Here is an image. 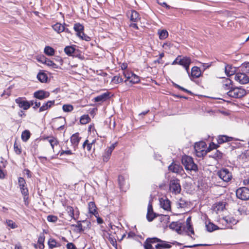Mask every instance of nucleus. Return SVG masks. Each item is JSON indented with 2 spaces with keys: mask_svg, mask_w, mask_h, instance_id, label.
<instances>
[{
  "mask_svg": "<svg viewBox=\"0 0 249 249\" xmlns=\"http://www.w3.org/2000/svg\"><path fill=\"white\" fill-rule=\"evenodd\" d=\"M191 63V60L190 57L185 56L182 58L180 55H178L172 63V65H175L178 64L182 66L189 75V66Z\"/></svg>",
  "mask_w": 249,
  "mask_h": 249,
  "instance_id": "nucleus-1",
  "label": "nucleus"
},
{
  "mask_svg": "<svg viewBox=\"0 0 249 249\" xmlns=\"http://www.w3.org/2000/svg\"><path fill=\"white\" fill-rule=\"evenodd\" d=\"M182 163L186 170L196 171L197 166L193 158L190 156L185 155L182 158Z\"/></svg>",
  "mask_w": 249,
  "mask_h": 249,
  "instance_id": "nucleus-2",
  "label": "nucleus"
},
{
  "mask_svg": "<svg viewBox=\"0 0 249 249\" xmlns=\"http://www.w3.org/2000/svg\"><path fill=\"white\" fill-rule=\"evenodd\" d=\"M217 176L224 182H229L232 178V175L228 169L223 168L217 171Z\"/></svg>",
  "mask_w": 249,
  "mask_h": 249,
  "instance_id": "nucleus-3",
  "label": "nucleus"
},
{
  "mask_svg": "<svg viewBox=\"0 0 249 249\" xmlns=\"http://www.w3.org/2000/svg\"><path fill=\"white\" fill-rule=\"evenodd\" d=\"M194 149L196 156L198 157H203L207 154L206 144L204 142H196L194 145Z\"/></svg>",
  "mask_w": 249,
  "mask_h": 249,
  "instance_id": "nucleus-4",
  "label": "nucleus"
},
{
  "mask_svg": "<svg viewBox=\"0 0 249 249\" xmlns=\"http://www.w3.org/2000/svg\"><path fill=\"white\" fill-rule=\"evenodd\" d=\"M227 94L230 97L235 98H239L245 95L246 94V91L244 89L242 88H234L229 90L227 92Z\"/></svg>",
  "mask_w": 249,
  "mask_h": 249,
  "instance_id": "nucleus-5",
  "label": "nucleus"
},
{
  "mask_svg": "<svg viewBox=\"0 0 249 249\" xmlns=\"http://www.w3.org/2000/svg\"><path fill=\"white\" fill-rule=\"evenodd\" d=\"M123 74L126 78V80L124 81L126 83L129 82L131 84H134L138 83L140 81L139 77L133 73L128 71H124Z\"/></svg>",
  "mask_w": 249,
  "mask_h": 249,
  "instance_id": "nucleus-6",
  "label": "nucleus"
},
{
  "mask_svg": "<svg viewBox=\"0 0 249 249\" xmlns=\"http://www.w3.org/2000/svg\"><path fill=\"white\" fill-rule=\"evenodd\" d=\"M18 185L20 187L21 194L24 196V199L25 204L27 205L26 200L28 199V190L26 185V182L23 178L20 177L18 179Z\"/></svg>",
  "mask_w": 249,
  "mask_h": 249,
  "instance_id": "nucleus-7",
  "label": "nucleus"
},
{
  "mask_svg": "<svg viewBox=\"0 0 249 249\" xmlns=\"http://www.w3.org/2000/svg\"><path fill=\"white\" fill-rule=\"evenodd\" d=\"M237 197L243 200L249 199V189L247 187H240L236 191Z\"/></svg>",
  "mask_w": 249,
  "mask_h": 249,
  "instance_id": "nucleus-8",
  "label": "nucleus"
},
{
  "mask_svg": "<svg viewBox=\"0 0 249 249\" xmlns=\"http://www.w3.org/2000/svg\"><path fill=\"white\" fill-rule=\"evenodd\" d=\"M170 190L175 194H179L181 191L179 180L177 178L172 179L170 182Z\"/></svg>",
  "mask_w": 249,
  "mask_h": 249,
  "instance_id": "nucleus-9",
  "label": "nucleus"
},
{
  "mask_svg": "<svg viewBox=\"0 0 249 249\" xmlns=\"http://www.w3.org/2000/svg\"><path fill=\"white\" fill-rule=\"evenodd\" d=\"M220 222L223 225H225V228H230L232 225L236 224L238 221L233 217L227 216L221 219Z\"/></svg>",
  "mask_w": 249,
  "mask_h": 249,
  "instance_id": "nucleus-10",
  "label": "nucleus"
},
{
  "mask_svg": "<svg viewBox=\"0 0 249 249\" xmlns=\"http://www.w3.org/2000/svg\"><path fill=\"white\" fill-rule=\"evenodd\" d=\"M234 79L241 84H246L249 82V77L245 73H237Z\"/></svg>",
  "mask_w": 249,
  "mask_h": 249,
  "instance_id": "nucleus-11",
  "label": "nucleus"
},
{
  "mask_svg": "<svg viewBox=\"0 0 249 249\" xmlns=\"http://www.w3.org/2000/svg\"><path fill=\"white\" fill-rule=\"evenodd\" d=\"M15 102L20 108L24 110H27L30 108V104L28 103V101L25 100L24 98L18 97L16 99Z\"/></svg>",
  "mask_w": 249,
  "mask_h": 249,
  "instance_id": "nucleus-12",
  "label": "nucleus"
},
{
  "mask_svg": "<svg viewBox=\"0 0 249 249\" xmlns=\"http://www.w3.org/2000/svg\"><path fill=\"white\" fill-rule=\"evenodd\" d=\"M127 16L132 22H137L141 19L139 14L135 10L128 11L127 13Z\"/></svg>",
  "mask_w": 249,
  "mask_h": 249,
  "instance_id": "nucleus-13",
  "label": "nucleus"
},
{
  "mask_svg": "<svg viewBox=\"0 0 249 249\" xmlns=\"http://www.w3.org/2000/svg\"><path fill=\"white\" fill-rule=\"evenodd\" d=\"M50 93L43 90H39L34 92V97L39 100H43L49 97Z\"/></svg>",
  "mask_w": 249,
  "mask_h": 249,
  "instance_id": "nucleus-14",
  "label": "nucleus"
},
{
  "mask_svg": "<svg viewBox=\"0 0 249 249\" xmlns=\"http://www.w3.org/2000/svg\"><path fill=\"white\" fill-rule=\"evenodd\" d=\"M160 205L164 210L170 211L171 210V202L167 198H161L160 199Z\"/></svg>",
  "mask_w": 249,
  "mask_h": 249,
  "instance_id": "nucleus-15",
  "label": "nucleus"
},
{
  "mask_svg": "<svg viewBox=\"0 0 249 249\" xmlns=\"http://www.w3.org/2000/svg\"><path fill=\"white\" fill-rule=\"evenodd\" d=\"M168 169L170 171L177 174H179L182 172H183V169L182 166L175 163H172L170 165H169Z\"/></svg>",
  "mask_w": 249,
  "mask_h": 249,
  "instance_id": "nucleus-16",
  "label": "nucleus"
},
{
  "mask_svg": "<svg viewBox=\"0 0 249 249\" xmlns=\"http://www.w3.org/2000/svg\"><path fill=\"white\" fill-rule=\"evenodd\" d=\"M169 228L171 229L175 230L178 233L181 234L182 232V227L181 223L173 222L170 224Z\"/></svg>",
  "mask_w": 249,
  "mask_h": 249,
  "instance_id": "nucleus-17",
  "label": "nucleus"
},
{
  "mask_svg": "<svg viewBox=\"0 0 249 249\" xmlns=\"http://www.w3.org/2000/svg\"><path fill=\"white\" fill-rule=\"evenodd\" d=\"M115 148V145L112 144L111 146L108 147L105 151L103 156V160L104 161L107 162L110 158L112 151Z\"/></svg>",
  "mask_w": 249,
  "mask_h": 249,
  "instance_id": "nucleus-18",
  "label": "nucleus"
},
{
  "mask_svg": "<svg viewBox=\"0 0 249 249\" xmlns=\"http://www.w3.org/2000/svg\"><path fill=\"white\" fill-rule=\"evenodd\" d=\"M225 72L227 76H230L233 75L236 71L235 67H232L230 65H226L225 66Z\"/></svg>",
  "mask_w": 249,
  "mask_h": 249,
  "instance_id": "nucleus-19",
  "label": "nucleus"
},
{
  "mask_svg": "<svg viewBox=\"0 0 249 249\" xmlns=\"http://www.w3.org/2000/svg\"><path fill=\"white\" fill-rule=\"evenodd\" d=\"M159 243L156 245V249H165L171 248V245L167 242L160 240Z\"/></svg>",
  "mask_w": 249,
  "mask_h": 249,
  "instance_id": "nucleus-20",
  "label": "nucleus"
},
{
  "mask_svg": "<svg viewBox=\"0 0 249 249\" xmlns=\"http://www.w3.org/2000/svg\"><path fill=\"white\" fill-rule=\"evenodd\" d=\"M155 215L153 213L152 204L149 203L147 208V218L149 221H151L155 218Z\"/></svg>",
  "mask_w": 249,
  "mask_h": 249,
  "instance_id": "nucleus-21",
  "label": "nucleus"
},
{
  "mask_svg": "<svg viewBox=\"0 0 249 249\" xmlns=\"http://www.w3.org/2000/svg\"><path fill=\"white\" fill-rule=\"evenodd\" d=\"M54 104V101H49L47 102L44 103L43 105L40 107L39 112H43L47 110L51 107Z\"/></svg>",
  "mask_w": 249,
  "mask_h": 249,
  "instance_id": "nucleus-22",
  "label": "nucleus"
},
{
  "mask_svg": "<svg viewBox=\"0 0 249 249\" xmlns=\"http://www.w3.org/2000/svg\"><path fill=\"white\" fill-rule=\"evenodd\" d=\"M79 135V133H76L73 134L71 137V142L74 146L78 145L81 139V137H80Z\"/></svg>",
  "mask_w": 249,
  "mask_h": 249,
  "instance_id": "nucleus-23",
  "label": "nucleus"
},
{
  "mask_svg": "<svg viewBox=\"0 0 249 249\" xmlns=\"http://www.w3.org/2000/svg\"><path fill=\"white\" fill-rule=\"evenodd\" d=\"M89 211L90 213H91L95 215V217H97L98 213L96 211V207L94 202H90L88 205Z\"/></svg>",
  "mask_w": 249,
  "mask_h": 249,
  "instance_id": "nucleus-24",
  "label": "nucleus"
},
{
  "mask_svg": "<svg viewBox=\"0 0 249 249\" xmlns=\"http://www.w3.org/2000/svg\"><path fill=\"white\" fill-rule=\"evenodd\" d=\"M225 204L223 202H218L215 203L213 206V211L216 213L222 211L225 208Z\"/></svg>",
  "mask_w": 249,
  "mask_h": 249,
  "instance_id": "nucleus-25",
  "label": "nucleus"
},
{
  "mask_svg": "<svg viewBox=\"0 0 249 249\" xmlns=\"http://www.w3.org/2000/svg\"><path fill=\"white\" fill-rule=\"evenodd\" d=\"M191 75L194 78H198L201 75V71L197 67H193L191 70Z\"/></svg>",
  "mask_w": 249,
  "mask_h": 249,
  "instance_id": "nucleus-26",
  "label": "nucleus"
},
{
  "mask_svg": "<svg viewBox=\"0 0 249 249\" xmlns=\"http://www.w3.org/2000/svg\"><path fill=\"white\" fill-rule=\"evenodd\" d=\"M53 29L59 34L65 31V27L60 23H56L52 26Z\"/></svg>",
  "mask_w": 249,
  "mask_h": 249,
  "instance_id": "nucleus-27",
  "label": "nucleus"
},
{
  "mask_svg": "<svg viewBox=\"0 0 249 249\" xmlns=\"http://www.w3.org/2000/svg\"><path fill=\"white\" fill-rule=\"evenodd\" d=\"M232 138L231 137H228L226 135L219 136L217 138V142L219 144H221L227 142L231 141Z\"/></svg>",
  "mask_w": 249,
  "mask_h": 249,
  "instance_id": "nucleus-28",
  "label": "nucleus"
},
{
  "mask_svg": "<svg viewBox=\"0 0 249 249\" xmlns=\"http://www.w3.org/2000/svg\"><path fill=\"white\" fill-rule=\"evenodd\" d=\"M158 34L159 36L160 39H165L168 36V33L166 30H159L158 31Z\"/></svg>",
  "mask_w": 249,
  "mask_h": 249,
  "instance_id": "nucleus-29",
  "label": "nucleus"
},
{
  "mask_svg": "<svg viewBox=\"0 0 249 249\" xmlns=\"http://www.w3.org/2000/svg\"><path fill=\"white\" fill-rule=\"evenodd\" d=\"M37 79L41 83L47 82L48 76L46 73L44 72H39L37 75Z\"/></svg>",
  "mask_w": 249,
  "mask_h": 249,
  "instance_id": "nucleus-30",
  "label": "nucleus"
},
{
  "mask_svg": "<svg viewBox=\"0 0 249 249\" xmlns=\"http://www.w3.org/2000/svg\"><path fill=\"white\" fill-rule=\"evenodd\" d=\"M108 94L104 93L94 98V100L96 102H103L106 100L108 96Z\"/></svg>",
  "mask_w": 249,
  "mask_h": 249,
  "instance_id": "nucleus-31",
  "label": "nucleus"
},
{
  "mask_svg": "<svg viewBox=\"0 0 249 249\" xmlns=\"http://www.w3.org/2000/svg\"><path fill=\"white\" fill-rule=\"evenodd\" d=\"M206 227L207 231L210 232L213 231L214 230H216L218 229L217 226L215 225L214 224L210 222L206 224Z\"/></svg>",
  "mask_w": 249,
  "mask_h": 249,
  "instance_id": "nucleus-32",
  "label": "nucleus"
},
{
  "mask_svg": "<svg viewBox=\"0 0 249 249\" xmlns=\"http://www.w3.org/2000/svg\"><path fill=\"white\" fill-rule=\"evenodd\" d=\"M45 240V236L43 234H41L38 237V248L40 249H43L44 248V242Z\"/></svg>",
  "mask_w": 249,
  "mask_h": 249,
  "instance_id": "nucleus-33",
  "label": "nucleus"
},
{
  "mask_svg": "<svg viewBox=\"0 0 249 249\" xmlns=\"http://www.w3.org/2000/svg\"><path fill=\"white\" fill-rule=\"evenodd\" d=\"M75 51L72 46H67L64 49L65 53L68 55H72Z\"/></svg>",
  "mask_w": 249,
  "mask_h": 249,
  "instance_id": "nucleus-34",
  "label": "nucleus"
},
{
  "mask_svg": "<svg viewBox=\"0 0 249 249\" xmlns=\"http://www.w3.org/2000/svg\"><path fill=\"white\" fill-rule=\"evenodd\" d=\"M44 53L49 56H53L54 54V50L51 47L46 46L44 49Z\"/></svg>",
  "mask_w": 249,
  "mask_h": 249,
  "instance_id": "nucleus-35",
  "label": "nucleus"
},
{
  "mask_svg": "<svg viewBox=\"0 0 249 249\" xmlns=\"http://www.w3.org/2000/svg\"><path fill=\"white\" fill-rule=\"evenodd\" d=\"M249 156V151L247 150L243 152L241 155L238 156V159L240 160H242L243 161H246L248 159Z\"/></svg>",
  "mask_w": 249,
  "mask_h": 249,
  "instance_id": "nucleus-36",
  "label": "nucleus"
},
{
  "mask_svg": "<svg viewBox=\"0 0 249 249\" xmlns=\"http://www.w3.org/2000/svg\"><path fill=\"white\" fill-rule=\"evenodd\" d=\"M182 231H185L189 235V232L191 234H194V231L191 224L186 225V226L183 228Z\"/></svg>",
  "mask_w": 249,
  "mask_h": 249,
  "instance_id": "nucleus-37",
  "label": "nucleus"
},
{
  "mask_svg": "<svg viewBox=\"0 0 249 249\" xmlns=\"http://www.w3.org/2000/svg\"><path fill=\"white\" fill-rule=\"evenodd\" d=\"M48 244L49 248L51 249H53V248L58 246L55 240L53 238H50L49 240Z\"/></svg>",
  "mask_w": 249,
  "mask_h": 249,
  "instance_id": "nucleus-38",
  "label": "nucleus"
},
{
  "mask_svg": "<svg viewBox=\"0 0 249 249\" xmlns=\"http://www.w3.org/2000/svg\"><path fill=\"white\" fill-rule=\"evenodd\" d=\"M76 35L82 40L89 41L90 39V37L85 34L83 31H82L80 33H76Z\"/></svg>",
  "mask_w": 249,
  "mask_h": 249,
  "instance_id": "nucleus-39",
  "label": "nucleus"
},
{
  "mask_svg": "<svg viewBox=\"0 0 249 249\" xmlns=\"http://www.w3.org/2000/svg\"><path fill=\"white\" fill-rule=\"evenodd\" d=\"M90 118L88 115H83L80 120V122L82 124H85L88 123L90 121Z\"/></svg>",
  "mask_w": 249,
  "mask_h": 249,
  "instance_id": "nucleus-40",
  "label": "nucleus"
},
{
  "mask_svg": "<svg viewBox=\"0 0 249 249\" xmlns=\"http://www.w3.org/2000/svg\"><path fill=\"white\" fill-rule=\"evenodd\" d=\"M30 137V133L29 131L25 130L22 132L21 135V138L23 141H27L29 139Z\"/></svg>",
  "mask_w": 249,
  "mask_h": 249,
  "instance_id": "nucleus-41",
  "label": "nucleus"
},
{
  "mask_svg": "<svg viewBox=\"0 0 249 249\" xmlns=\"http://www.w3.org/2000/svg\"><path fill=\"white\" fill-rule=\"evenodd\" d=\"M94 142V141H93L91 143H89V141L88 140H86L83 144V148H86L87 150L88 151H89L91 149L92 144Z\"/></svg>",
  "mask_w": 249,
  "mask_h": 249,
  "instance_id": "nucleus-42",
  "label": "nucleus"
},
{
  "mask_svg": "<svg viewBox=\"0 0 249 249\" xmlns=\"http://www.w3.org/2000/svg\"><path fill=\"white\" fill-rule=\"evenodd\" d=\"M74 29L76 33H78L84 31V27L80 23H76L74 25Z\"/></svg>",
  "mask_w": 249,
  "mask_h": 249,
  "instance_id": "nucleus-43",
  "label": "nucleus"
},
{
  "mask_svg": "<svg viewBox=\"0 0 249 249\" xmlns=\"http://www.w3.org/2000/svg\"><path fill=\"white\" fill-rule=\"evenodd\" d=\"M45 64L53 69H57L58 68V66L56 64L48 58L47 59Z\"/></svg>",
  "mask_w": 249,
  "mask_h": 249,
  "instance_id": "nucleus-44",
  "label": "nucleus"
},
{
  "mask_svg": "<svg viewBox=\"0 0 249 249\" xmlns=\"http://www.w3.org/2000/svg\"><path fill=\"white\" fill-rule=\"evenodd\" d=\"M14 151L16 152V154L19 155L21 152V149L20 145L17 142H15L14 145Z\"/></svg>",
  "mask_w": 249,
  "mask_h": 249,
  "instance_id": "nucleus-45",
  "label": "nucleus"
},
{
  "mask_svg": "<svg viewBox=\"0 0 249 249\" xmlns=\"http://www.w3.org/2000/svg\"><path fill=\"white\" fill-rule=\"evenodd\" d=\"M48 141L50 143L53 149L54 145H57L58 143L57 140L53 137L51 138H48Z\"/></svg>",
  "mask_w": 249,
  "mask_h": 249,
  "instance_id": "nucleus-46",
  "label": "nucleus"
},
{
  "mask_svg": "<svg viewBox=\"0 0 249 249\" xmlns=\"http://www.w3.org/2000/svg\"><path fill=\"white\" fill-rule=\"evenodd\" d=\"M231 81L230 79H227L226 81V83L223 85V88L225 90H230L231 88Z\"/></svg>",
  "mask_w": 249,
  "mask_h": 249,
  "instance_id": "nucleus-47",
  "label": "nucleus"
},
{
  "mask_svg": "<svg viewBox=\"0 0 249 249\" xmlns=\"http://www.w3.org/2000/svg\"><path fill=\"white\" fill-rule=\"evenodd\" d=\"M112 81L115 84H118L122 82L123 79L120 76H115L112 78Z\"/></svg>",
  "mask_w": 249,
  "mask_h": 249,
  "instance_id": "nucleus-48",
  "label": "nucleus"
},
{
  "mask_svg": "<svg viewBox=\"0 0 249 249\" xmlns=\"http://www.w3.org/2000/svg\"><path fill=\"white\" fill-rule=\"evenodd\" d=\"M73 109V106L71 105H64L63 106V110L65 112H70Z\"/></svg>",
  "mask_w": 249,
  "mask_h": 249,
  "instance_id": "nucleus-49",
  "label": "nucleus"
},
{
  "mask_svg": "<svg viewBox=\"0 0 249 249\" xmlns=\"http://www.w3.org/2000/svg\"><path fill=\"white\" fill-rule=\"evenodd\" d=\"M186 205V202L182 199H179L177 203V206L178 208H184Z\"/></svg>",
  "mask_w": 249,
  "mask_h": 249,
  "instance_id": "nucleus-50",
  "label": "nucleus"
},
{
  "mask_svg": "<svg viewBox=\"0 0 249 249\" xmlns=\"http://www.w3.org/2000/svg\"><path fill=\"white\" fill-rule=\"evenodd\" d=\"M151 244L155 243H159V241H160V239L156 237L153 238H148L146 240Z\"/></svg>",
  "mask_w": 249,
  "mask_h": 249,
  "instance_id": "nucleus-51",
  "label": "nucleus"
},
{
  "mask_svg": "<svg viewBox=\"0 0 249 249\" xmlns=\"http://www.w3.org/2000/svg\"><path fill=\"white\" fill-rule=\"evenodd\" d=\"M47 220L49 222L55 223L58 220V218L56 216L53 215H49L47 216Z\"/></svg>",
  "mask_w": 249,
  "mask_h": 249,
  "instance_id": "nucleus-52",
  "label": "nucleus"
},
{
  "mask_svg": "<svg viewBox=\"0 0 249 249\" xmlns=\"http://www.w3.org/2000/svg\"><path fill=\"white\" fill-rule=\"evenodd\" d=\"M6 223L11 229H15L17 227L16 224L11 220H6Z\"/></svg>",
  "mask_w": 249,
  "mask_h": 249,
  "instance_id": "nucleus-53",
  "label": "nucleus"
},
{
  "mask_svg": "<svg viewBox=\"0 0 249 249\" xmlns=\"http://www.w3.org/2000/svg\"><path fill=\"white\" fill-rule=\"evenodd\" d=\"M143 247L144 249H154L151 244L146 240L143 243Z\"/></svg>",
  "mask_w": 249,
  "mask_h": 249,
  "instance_id": "nucleus-54",
  "label": "nucleus"
},
{
  "mask_svg": "<svg viewBox=\"0 0 249 249\" xmlns=\"http://www.w3.org/2000/svg\"><path fill=\"white\" fill-rule=\"evenodd\" d=\"M124 178L122 176H120L118 177V182L120 187H122L124 185Z\"/></svg>",
  "mask_w": 249,
  "mask_h": 249,
  "instance_id": "nucleus-55",
  "label": "nucleus"
},
{
  "mask_svg": "<svg viewBox=\"0 0 249 249\" xmlns=\"http://www.w3.org/2000/svg\"><path fill=\"white\" fill-rule=\"evenodd\" d=\"M67 211L71 217L74 218V210L72 207L69 206L67 207Z\"/></svg>",
  "mask_w": 249,
  "mask_h": 249,
  "instance_id": "nucleus-56",
  "label": "nucleus"
},
{
  "mask_svg": "<svg viewBox=\"0 0 249 249\" xmlns=\"http://www.w3.org/2000/svg\"><path fill=\"white\" fill-rule=\"evenodd\" d=\"M47 59V58L43 55L38 56L37 58V60L38 61L40 62L41 63L43 64H45Z\"/></svg>",
  "mask_w": 249,
  "mask_h": 249,
  "instance_id": "nucleus-57",
  "label": "nucleus"
},
{
  "mask_svg": "<svg viewBox=\"0 0 249 249\" xmlns=\"http://www.w3.org/2000/svg\"><path fill=\"white\" fill-rule=\"evenodd\" d=\"M243 67L244 68V71L249 73V62H246L243 64Z\"/></svg>",
  "mask_w": 249,
  "mask_h": 249,
  "instance_id": "nucleus-58",
  "label": "nucleus"
},
{
  "mask_svg": "<svg viewBox=\"0 0 249 249\" xmlns=\"http://www.w3.org/2000/svg\"><path fill=\"white\" fill-rule=\"evenodd\" d=\"M108 240L110 241V243L113 246H115L116 245V241L115 239L111 237L110 235H109Z\"/></svg>",
  "mask_w": 249,
  "mask_h": 249,
  "instance_id": "nucleus-59",
  "label": "nucleus"
},
{
  "mask_svg": "<svg viewBox=\"0 0 249 249\" xmlns=\"http://www.w3.org/2000/svg\"><path fill=\"white\" fill-rule=\"evenodd\" d=\"M67 249H76L75 246L72 243H69L67 244Z\"/></svg>",
  "mask_w": 249,
  "mask_h": 249,
  "instance_id": "nucleus-60",
  "label": "nucleus"
},
{
  "mask_svg": "<svg viewBox=\"0 0 249 249\" xmlns=\"http://www.w3.org/2000/svg\"><path fill=\"white\" fill-rule=\"evenodd\" d=\"M34 106H33V108L34 109H36L37 107H39L40 106V102H37L36 101L34 103Z\"/></svg>",
  "mask_w": 249,
  "mask_h": 249,
  "instance_id": "nucleus-61",
  "label": "nucleus"
},
{
  "mask_svg": "<svg viewBox=\"0 0 249 249\" xmlns=\"http://www.w3.org/2000/svg\"><path fill=\"white\" fill-rule=\"evenodd\" d=\"M176 87H177L178 89H181L182 90H183V91H185L186 92H188V93H191V91H189L188 90L183 88V87H181V86H180L179 85H176Z\"/></svg>",
  "mask_w": 249,
  "mask_h": 249,
  "instance_id": "nucleus-62",
  "label": "nucleus"
},
{
  "mask_svg": "<svg viewBox=\"0 0 249 249\" xmlns=\"http://www.w3.org/2000/svg\"><path fill=\"white\" fill-rule=\"evenodd\" d=\"M121 69L123 70H125L127 67V64L126 63H123L121 65Z\"/></svg>",
  "mask_w": 249,
  "mask_h": 249,
  "instance_id": "nucleus-63",
  "label": "nucleus"
},
{
  "mask_svg": "<svg viewBox=\"0 0 249 249\" xmlns=\"http://www.w3.org/2000/svg\"><path fill=\"white\" fill-rule=\"evenodd\" d=\"M96 217L97 218V221L98 224H102L103 222L102 219L99 217L98 214H97V217Z\"/></svg>",
  "mask_w": 249,
  "mask_h": 249,
  "instance_id": "nucleus-64",
  "label": "nucleus"
}]
</instances>
